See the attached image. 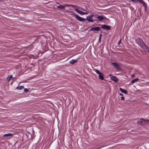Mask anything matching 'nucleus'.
I'll use <instances>...</instances> for the list:
<instances>
[{
  "mask_svg": "<svg viewBox=\"0 0 149 149\" xmlns=\"http://www.w3.org/2000/svg\"><path fill=\"white\" fill-rule=\"evenodd\" d=\"M113 66L115 68L117 69L120 68V67L119 65L116 63H111Z\"/></svg>",
  "mask_w": 149,
  "mask_h": 149,
  "instance_id": "nucleus-9",
  "label": "nucleus"
},
{
  "mask_svg": "<svg viewBox=\"0 0 149 149\" xmlns=\"http://www.w3.org/2000/svg\"><path fill=\"white\" fill-rule=\"evenodd\" d=\"M119 95L120 96H123V95L121 93H120L119 94Z\"/></svg>",
  "mask_w": 149,
  "mask_h": 149,
  "instance_id": "nucleus-26",
  "label": "nucleus"
},
{
  "mask_svg": "<svg viewBox=\"0 0 149 149\" xmlns=\"http://www.w3.org/2000/svg\"><path fill=\"white\" fill-rule=\"evenodd\" d=\"M95 72L97 73V74H101V72H100L98 70H96V69L95 70Z\"/></svg>",
  "mask_w": 149,
  "mask_h": 149,
  "instance_id": "nucleus-20",
  "label": "nucleus"
},
{
  "mask_svg": "<svg viewBox=\"0 0 149 149\" xmlns=\"http://www.w3.org/2000/svg\"><path fill=\"white\" fill-rule=\"evenodd\" d=\"M101 35H100V37H99V40H100V39H101Z\"/></svg>",
  "mask_w": 149,
  "mask_h": 149,
  "instance_id": "nucleus-27",
  "label": "nucleus"
},
{
  "mask_svg": "<svg viewBox=\"0 0 149 149\" xmlns=\"http://www.w3.org/2000/svg\"><path fill=\"white\" fill-rule=\"evenodd\" d=\"M145 120L143 118H141L137 122V124L140 125H143L144 124V121Z\"/></svg>",
  "mask_w": 149,
  "mask_h": 149,
  "instance_id": "nucleus-5",
  "label": "nucleus"
},
{
  "mask_svg": "<svg viewBox=\"0 0 149 149\" xmlns=\"http://www.w3.org/2000/svg\"><path fill=\"white\" fill-rule=\"evenodd\" d=\"M75 11L81 15H85L88 14V12H84L83 11H80L78 9H76Z\"/></svg>",
  "mask_w": 149,
  "mask_h": 149,
  "instance_id": "nucleus-4",
  "label": "nucleus"
},
{
  "mask_svg": "<svg viewBox=\"0 0 149 149\" xmlns=\"http://www.w3.org/2000/svg\"><path fill=\"white\" fill-rule=\"evenodd\" d=\"M136 41L139 46L141 47H143L144 44L143 40L140 38H138L136 40Z\"/></svg>",
  "mask_w": 149,
  "mask_h": 149,
  "instance_id": "nucleus-2",
  "label": "nucleus"
},
{
  "mask_svg": "<svg viewBox=\"0 0 149 149\" xmlns=\"http://www.w3.org/2000/svg\"><path fill=\"white\" fill-rule=\"evenodd\" d=\"M121 100H124L125 99V98L124 97L122 96L120 97Z\"/></svg>",
  "mask_w": 149,
  "mask_h": 149,
  "instance_id": "nucleus-22",
  "label": "nucleus"
},
{
  "mask_svg": "<svg viewBox=\"0 0 149 149\" xmlns=\"http://www.w3.org/2000/svg\"><path fill=\"white\" fill-rule=\"evenodd\" d=\"M28 133H29V134H30V133H29V132H28Z\"/></svg>",
  "mask_w": 149,
  "mask_h": 149,
  "instance_id": "nucleus-34",
  "label": "nucleus"
},
{
  "mask_svg": "<svg viewBox=\"0 0 149 149\" xmlns=\"http://www.w3.org/2000/svg\"><path fill=\"white\" fill-rule=\"evenodd\" d=\"M24 86H18L17 87V89H18V90H21L22 89H23L24 88Z\"/></svg>",
  "mask_w": 149,
  "mask_h": 149,
  "instance_id": "nucleus-19",
  "label": "nucleus"
},
{
  "mask_svg": "<svg viewBox=\"0 0 149 149\" xmlns=\"http://www.w3.org/2000/svg\"><path fill=\"white\" fill-rule=\"evenodd\" d=\"M111 78L112 80L116 82L118 80L116 77L114 76H112Z\"/></svg>",
  "mask_w": 149,
  "mask_h": 149,
  "instance_id": "nucleus-14",
  "label": "nucleus"
},
{
  "mask_svg": "<svg viewBox=\"0 0 149 149\" xmlns=\"http://www.w3.org/2000/svg\"><path fill=\"white\" fill-rule=\"evenodd\" d=\"M99 77L100 79L102 80H104V77L103 74L102 73H101V74H100L99 75Z\"/></svg>",
  "mask_w": 149,
  "mask_h": 149,
  "instance_id": "nucleus-13",
  "label": "nucleus"
},
{
  "mask_svg": "<svg viewBox=\"0 0 149 149\" xmlns=\"http://www.w3.org/2000/svg\"><path fill=\"white\" fill-rule=\"evenodd\" d=\"M10 79L11 78H10V77H9V76H8V77L7 78L8 81H9Z\"/></svg>",
  "mask_w": 149,
  "mask_h": 149,
  "instance_id": "nucleus-21",
  "label": "nucleus"
},
{
  "mask_svg": "<svg viewBox=\"0 0 149 149\" xmlns=\"http://www.w3.org/2000/svg\"><path fill=\"white\" fill-rule=\"evenodd\" d=\"M77 61V60L72 59L70 61V63L71 64H73L76 63Z\"/></svg>",
  "mask_w": 149,
  "mask_h": 149,
  "instance_id": "nucleus-15",
  "label": "nucleus"
},
{
  "mask_svg": "<svg viewBox=\"0 0 149 149\" xmlns=\"http://www.w3.org/2000/svg\"><path fill=\"white\" fill-rule=\"evenodd\" d=\"M81 9V10H84V11H85V10H84L83 9Z\"/></svg>",
  "mask_w": 149,
  "mask_h": 149,
  "instance_id": "nucleus-31",
  "label": "nucleus"
},
{
  "mask_svg": "<svg viewBox=\"0 0 149 149\" xmlns=\"http://www.w3.org/2000/svg\"><path fill=\"white\" fill-rule=\"evenodd\" d=\"M147 122L149 123V119L147 120Z\"/></svg>",
  "mask_w": 149,
  "mask_h": 149,
  "instance_id": "nucleus-30",
  "label": "nucleus"
},
{
  "mask_svg": "<svg viewBox=\"0 0 149 149\" xmlns=\"http://www.w3.org/2000/svg\"><path fill=\"white\" fill-rule=\"evenodd\" d=\"M24 91L25 92H28V89L27 88H25L24 89Z\"/></svg>",
  "mask_w": 149,
  "mask_h": 149,
  "instance_id": "nucleus-23",
  "label": "nucleus"
},
{
  "mask_svg": "<svg viewBox=\"0 0 149 149\" xmlns=\"http://www.w3.org/2000/svg\"><path fill=\"white\" fill-rule=\"evenodd\" d=\"M28 48L29 52L31 51H32L33 52V51L35 49L34 47H33L32 45H31L29 46Z\"/></svg>",
  "mask_w": 149,
  "mask_h": 149,
  "instance_id": "nucleus-8",
  "label": "nucleus"
},
{
  "mask_svg": "<svg viewBox=\"0 0 149 149\" xmlns=\"http://www.w3.org/2000/svg\"><path fill=\"white\" fill-rule=\"evenodd\" d=\"M104 18L105 19H106V17H104Z\"/></svg>",
  "mask_w": 149,
  "mask_h": 149,
  "instance_id": "nucleus-33",
  "label": "nucleus"
},
{
  "mask_svg": "<svg viewBox=\"0 0 149 149\" xmlns=\"http://www.w3.org/2000/svg\"><path fill=\"white\" fill-rule=\"evenodd\" d=\"M100 28L99 27H96L91 28L89 31H99L100 30Z\"/></svg>",
  "mask_w": 149,
  "mask_h": 149,
  "instance_id": "nucleus-6",
  "label": "nucleus"
},
{
  "mask_svg": "<svg viewBox=\"0 0 149 149\" xmlns=\"http://www.w3.org/2000/svg\"><path fill=\"white\" fill-rule=\"evenodd\" d=\"M121 42V39H120V40H119V42H118V44L119 45L120 44V43Z\"/></svg>",
  "mask_w": 149,
  "mask_h": 149,
  "instance_id": "nucleus-24",
  "label": "nucleus"
},
{
  "mask_svg": "<svg viewBox=\"0 0 149 149\" xmlns=\"http://www.w3.org/2000/svg\"><path fill=\"white\" fill-rule=\"evenodd\" d=\"M65 7V6H63L62 5H60L59 6H57V8H60L61 9H63Z\"/></svg>",
  "mask_w": 149,
  "mask_h": 149,
  "instance_id": "nucleus-17",
  "label": "nucleus"
},
{
  "mask_svg": "<svg viewBox=\"0 0 149 149\" xmlns=\"http://www.w3.org/2000/svg\"><path fill=\"white\" fill-rule=\"evenodd\" d=\"M131 1L133 2H136V1L134 0H131Z\"/></svg>",
  "mask_w": 149,
  "mask_h": 149,
  "instance_id": "nucleus-25",
  "label": "nucleus"
},
{
  "mask_svg": "<svg viewBox=\"0 0 149 149\" xmlns=\"http://www.w3.org/2000/svg\"><path fill=\"white\" fill-rule=\"evenodd\" d=\"M32 67H31V71L32 70H31V69H32Z\"/></svg>",
  "mask_w": 149,
  "mask_h": 149,
  "instance_id": "nucleus-32",
  "label": "nucleus"
},
{
  "mask_svg": "<svg viewBox=\"0 0 149 149\" xmlns=\"http://www.w3.org/2000/svg\"><path fill=\"white\" fill-rule=\"evenodd\" d=\"M120 90L121 92L124 93L125 94H127V91L126 90L124 89L121 88H120Z\"/></svg>",
  "mask_w": 149,
  "mask_h": 149,
  "instance_id": "nucleus-12",
  "label": "nucleus"
},
{
  "mask_svg": "<svg viewBox=\"0 0 149 149\" xmlns=\"http://www.w3.org/2000/svg\"><path fill=\"white\" fill-rule=\"evenodd\" d=\"M13 134H5L3 135V137L8 136H13Z\"/></svg>",
  "mask_w": 149,
  "mask_h": 149,
  "instance_id": "nucleus-18",
  "label": "nucleus"
},
{
  "mask_svg": "<svg viewBox=\"0 0 149 149\" xmlns=\"http://www.w3.org/2000/svg\"><path fill=\"white\" fill-rule=\"evenodd\" d=\"M75 17L79 21L83 22L86 20V19L81 17L77 15H75Z\"/></svg>",
  "mask_w": 149,
  "mask_h": 149,
  "instance_id": "nucleus-3",
  "label": "nucleus"
},
{
  "mask_svg": "<svg viewBox=\"0 0 149 149\" xmlns=\"http://www.w3.org/2000/svg\"><path fill=\"white\" fill-rule=\"evenodd\" d=\"M65 6H67V7H68L69 6V5H65Z\"/></svg>",
  "mask_w": 149,
  "mask_h": 149,
  "instance_id": "nucleus-29",
  "label": "nucleus"
},
{
  "mask_svg": "<svg viewBox=\"0 0 149 149\" xmlns=\"http://www.w3.org/2000/svg\"><path fill=\"white\" fill-rule=\"evenodd\" d=\"M139 80V79L138 78H136L135 79H134L132 81V83L134 84L135 83V82L138 81Z\"/></svg>",
  "mask_w": 149,
  "mask_h": 149,
  "instance_id": "nucleus-16",
  "label": "nucleus"
},
{
  "mask_svg": "<svg viewBox=\"0 0 149 149\" xmlns=\"http://www.w3.org/2000/svg\"><path fill=\"white\" fill-rule=\"evenodd\" d=\"M101 28L102 29H106L108 30H109L111 29V27L110 26L105 25H102L101 26Z\"/></svg>",
  "mask_w": 149,
  "mask_h": 149,
  "instance_id": "nucleus-7",
  "label": "nucleus"
},
{
  "mask_svg": "<svg viewBox=\"0 0 149 149\" xmlns=\"http://www.w3.org/2000/svg\"><path fill=\"white\" fill-rule=\"evenodd\" d=\"M97 18L98 19L99 21H102L103 20L104 18L101 15L97 16Z\"/></svg>",
  "mask_w": 149,
  "mask_h": 149,
  "instance_id": "nucleus-11",
  "label": "nucleus"
},
{
  "mask_svg": "<svg viewBox=\"0 0 149 149\" xmlns=\"http://www.w3.org/2000/svg\"><path fill=\"white\" fill-rule=\"evenodd\" d=\"M94 16L93 15H90L88 16L86 18V20L89 22L93 23L94 21H97V20H93V17Z\"/></svg>",
  "mask_w": 149,
  "mask_h": 149,
  "instance_id": "nucleus-1",
  "label": "nucleus"
},
{
  "mask_svg": "<svg viewBox=\"0 0 149 149\" xmlns=\"http://www.w3.org/2000/svg\"><path fill=\"white\" fill-rule=\"evenodd\" d=\"M9 77H10V78L11 79L12 78V75L9 76Z\"/></svg>",
  "mask_w": 149,
  "mask_h": 149,
  "instance_id": "nucleus-28",
  "label": "nucleus"
},
{
  "mask_svg": "<svg viewBox=\"0 0 149 149\" xmlns=\"http://www.w3.org/2000/svg\"><path fill=\"white\" fill-rule=\"evenodd\" d=\"M141 47L145 49L148 52H149V47L144 44L143 45V47Z\"/></svg>",
  "mask_w": 149,
  "mask_h": 149,
  "instance_id": "nucleus-10",
  "label": "nucleus"
}]
</instances>
